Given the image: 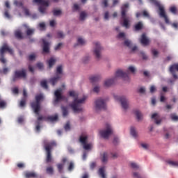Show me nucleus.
<instances>
[{"label": "nucleus", "instance_id": "a18cd8bd", "mask_svg": "<svg viewBox=\"0 0 178 178\" xmlns=\"http://www.w3.org/2000/svg\"><path fill=\"white\" fill-rule=\"evenodd\" d=\"M83 145V148L87 151L88 149H91V144L90 143H85Z\"/></svg>", "mask_w": 178, "mask_h": 178}, {"label": "nucleus", "instance_id": "603ef678", "mask_svg": "<svg viewBox=\"0 0 178 178\" xmlns=\"http://www.w3.org/2000/svg\"><path fill=\"white\" fill-rule=\"evenodd\" d=\"M36 66L40 69V70H42V69H44V64H42V63H38L36 64Z\"/></svg>", "mask_w": 178, "mask_h": 178}, {"label": "nucleus", "instance_id": "20e7f679", "mask_svg": "<svg viewBox=\"0 0 178 178\" xmlns=\"http://www.w3.org/2000/svg\"><path fill=\"white\" fill-rule=\"evenodd\" d=\"M35 101L31 103V106L35 115L38 116L41 112V101L44 99V96L41 94L37 95L35 97Z\"/></svg>", "mask_w": 178, "mask_h": 178}, {"label": "nucleus", "instance_id": "473e14b6", "mask_svg": "<svg viewBox=\"0 0 178 178\" xmlns=\"http://www.w3.org/2000/svg\"><path fill=\"white\" fill-rule=\"evenodd\" d=\"M88 138L86 136H81L79 138V141L80 143H81L82 145H84L87 143Z\"/></svg>", "mask_w": 178, "mask_h": 178}, {"label": "nucleus", "instance_id": "2eb2a0df", "mask_svg": "<svg viewBox=\"0 0 178 178\" xmlns=\"http://www.w3.org/2000/svg\"><path fill=\"white\" fill-rule=\"evenodd\" d=\"M43 43V54H49V42H47L45 39H42Z\"/></svg>", "mask_w": 178, "mask_h": 178}, {"label": "nucleus", "instance_id": "4d7b16f0", "mask_svg": "<svg viewBox=\"0 0 178 178\" xmlns=\"http://www.w3.org/2000/svg\"><path fill=\"white\" fill-rule=\"evenodd\" d=\"M128 70H129L131 73H135L136 68H134L133 66H129Z\"/></svg>", "mask_w": 178, "mask_h": 178}, {"label": "nucleus", "instance_id": "39448f33", "mask_svg": "<svg viewBox=\"0 0 178 178\" xmlns=\"http://www.w3.org/2000/svg\"><path fill=\"white\" fill-rule=\"evenodd\" d=\"M27 77V71L25 69L15 70L13 75L12 81L15 83L18 79H26Z\"/></svg>", "mask_w": 178, "mask_h": 178}, {"label": "nucleus", "instance_id": "7c9ffc66", "mask_svg": "<svg viewBox=\"0 0 178 178\" xmlns=\"http://www.w3.org/2000/svg\"><path fill=\"white\" fill-rule=\"evenodd\" d=\"M130 133L131 135L133 136L134 138H137L138 135L137 134V131H136V129L134 127H131Z\"/></svg>", "mask_w": 178, "mask_h": 178}, {"label": "nucleus", "instance_id": "6e6d98bb", "mask_svg": "<svg viewBox=\"0 0 178 178\" xmlns=\"http://www.w3.org/2000/svg\"><path fill=\"white\" fill-rule=\"evenodd\" d=\"M143 15L144 16V17H147V19H149V14L146 10H144L143 12Z\"/></svg>", "mask_w": 178, "mask_h": 178}, {"label": "nucleus", "instance_id": "9b49d317", "mask_svg": "<svg viewBox=\"0 0 178 178\" xmlns=\"http://www.w3.org/2000/svg\"><path fill=\"white\" fill-rule=\"evenodd\" d=\"M95 47L94 50V55L95 56L97 59H101V52L102 51V47H101V44L99 42H96L95 43Z\"/></svg>", "mask_w": 178, "mask_h": 178}, {"label": "nucleus", "instance_id": "f704fd0d", "mask_svg": "<svg viewBox=\"0 0 178 178\" xmlns=\"http://www.w3.org/2000/svg\"><path fill=\"white\" fill-rule=\"evenodd\" d=\"M63 166H64V165L62 163L57 164V169H58V172L63 173Z\"/></svg>", "mask_w": 178, "mask_h": 178}, {"label": "nucleus", "instance_id": "c756f323", "mask_svg": "<svg viewBox=\"0 0 178 178\" xmlns=\"http://www.w3.org/2000/svg\"><path fill=\"white\" fill-rule=\"evenodd\" d=\"M61 109H62V111H63V116L64 118H66V116H67V115H69V111H67V107L62 106Z\"/></svg>", "mask_w": 178, "mask_h": 178}, {"label": "nucleus", "instance_id": "9d476101", "mask_svg": "<svg viewBox=\"0 0 178 178\" xmlns=\"http://www.w3.org/2000/svg\"><path fill=\"white\" fill-rule=\"evenodd\" d=\"M115 77H121L126 81H129L130 78L129 77V72H124L122 70H118L115 72Z\"/></svg>", "mask_w": 178, "mask_h": 178}, {"label": "nucleus", "instance_id": "4c0bfd02", "mask_svg": "<svg viewBox=\"0 0 178 178\" xmlns=\"http://www.w3.org/2000/svg\"><path fill=\"white\" fill-rule=\"evenodd\" d=\"M86 17H87V13L86 12H81L80 13L79 19L83 21L86 19Z\"/></svg>", "mask_w": 178, "mask_h": 178}, {"label": "nucleus", "instance_id": "b1692460", "mask_svg": "<svg viewBox=\"0 0 178 178\" xmlns=\"http://www.w3.org/2000/svg\"><path fill=\"white\" fill-rule=\"evenodd\" d=\"M113 83H115L114 79H107L104 81V86L105 87H111Z\"/></svg>", "mask_w": 178, "mask_h": 178}, {"label": "nucleus", "instance_id": "a211bd4d", "mask_svg": "<svg viewBox=\"0 0 178 178\" xmlns=\"http://www.w3.org/2000/svg\"><path fill=\"white\" fill-rule=\"evenodd\" d=\"M100 159L103 163H106L108 162V152H104L100 155Z\"/></svg>", "mask_w": 178, "mask_h": 178}, {"label": "nucleus", "instance_id": "a19ab883", "mask_svg": "<svg viewBox=\"0 0 178 178\" xmlns=\"http://www.w3.org/2000/svg\"><path fill=\"white\" fill-rule=\"evenodd\" d=\"M170 118L175 122H178V116L175 113L170 114Z\"/></svg>", "mask_w": 178, "mask_h": 178}, {"label": "nucleus", "instance_id": "393cba45", "mask_svg": "<svg viewBox=\"0 0 178 178\" xmlns=\"http://www.w3.org/2000/svg\"><path fill=\"white\" fill-rule=\"evenodd\" d=\"M47 63L49 65V67L51 68L55 63H56V59L54 58H51L49 60H47Z\"/></svg>", "mask_w": 178, "mask_h": 178}, {"label": "nucleus", "instance_id": "69168bd1", "mask_svg": "<svg viewBox=\"0 0 178 178\" xmlns=\"http://www.w3.org/2000/svg\"><path fill=\"white\" fill-rule=\"evenodd\" d=\"M60 47H62V43H58L54 48L55 51L60 49Z\"/></svg>", "mask_w": 178, "mask_h": 178}, {"label": "nucleus", "instance_id": "f3484780", "mask_svg": "<svg viewBox=\"0 0 178 178\" xmlns=\"http://www.w3.org/2000/svg\"><path fill=\"white\" fill-rule=\"evenodd\" d=\"M24 176L26 178H38V175L34 172H26Z\"/></svg>", "mask_w": 178, "mask_h": 178}, {"label": "nucleus", "instance_id": "0e129e2a", "mask_svg": "<svg viewBox=\"0 0 178 178\" xmlns=\"http://www.w3.org/2000/svg\"><path fill=\"white\" fill-rule=\"evenodd\" d=\"M138 92L140 94H145V88H140L139 90H138Z\"/></svg>", "mask_w": 178, "mask_h": 178}, {"label": "nucleus", "instance_id": "bb28decb", "mask_svg": "<svg viewBox=\"0 0 178 178\" xmlns=\"http://www.w3.org/2000/svg\"><path fill=\"white\" fill-rule=\"evenodd\" d=\"M134 113H135V115L137 118V120L138 121L143 120V114L141 113V112H140V111L136 110V111H135Z\"/></svg>", "mask_w": 178, "mask_h": 178}, {"label": "nucleus", "instance_id": "0eeeda50", "mask_svg": "<svg viewBox=\"0 0 178 178\" xmlns=\"http://www.w3.org/2000/svg\"><path fill=\"white\" fill-rule=\"evenodd\" d=\"M101 136L103 138H108L109 136L113 133V131L112 130V127L108 123L106 124V129L102 130L99 131Z\"/></svg>", "mask_w": 178, "mask_h": 178}, {"label": "nucleus", "instance_id": "09e8293b", "mask_svg": "<svg viewBox=\"0 0 178 178\" xmlns=\"http://www.w3.org/2000/svg\"><path fill=\"white\" fill-rule=\"evenodd\" d=\"M0 108H1L2 109L6 108V102H5L4 100H1L0 102Z\"/></svg>", "mask_w": 178, "mask_h": 178}, {"label": "nucleus", "instance_id": "c9c22d12", "mask_svg": "<svg viewBox=\"0 0 178 178\" xmlns=\"http://www.w3.org/2000/svg\"><path fill=\"white\" fill-rule=\"evenodd\" d=\"M27 101V99H26V97H23L19 103V106H21V108H23L24 106H26V102Z\"/></svg>", "mask_w": 178, "mask_h": 178}, {"label": "nucleus", "instance_id": "37998d69", "mask_svg": "<svg viewBox=\"0 0 178 178\" xmlns=\"http://www.w3.org/2000/svg\"><path fill=\"white\" fill-rule=\"evenodd\" d=\"M53 15L54 16H60V15H62V11L60 10H54Z\"/></svg>", "mask_w": 178, "mask_h": 178}, {"label": "nucleus", "instance_id": "ea45409f", "mask_svg": "<svg viewBox=\"0 0 178 178\" xmlns=\"http://www.w3.org/2000/svg\"><path fill=\"white\" fill-rule=\"evenodd\" d=\"M77 42L79 45H84V44H86V40H84V39L81 38H79L77 40Z\"/></svg>", "mask_w": 178, "mask_h": 178}, {"label": "nucleus", "instance_id": "f257e3e1", "mask_svg": "<svg viewBox=\"0 0 178 178\" xmlns=\"http://www.w3.org/2000/svg\"><path fill=\"white\" fill-rule=\"evenodd\" d=\"M70 97L74 98V101L70 104V106L74 111V113H79L83 112V108L81 107V104H84L87 97L83 96V98L79 99V93L74 90H70L68 92Z\"/></svg>", "mask_w": 178, "mask_h": 178}, {"label": "nucleus", "instance_id": "6e6552de", "mask_svg": "<svg viewBox=\"0 0 178 178\" xmlns=\"http://www.w3.org/2000/svg\"><path fill=\"white\" fill-rule=\"evenodd\" d=\"M114 98L116 101L121 102V105L124 109L129 108V100L124 96H114Z\"/></svg>", "mask_w": 178, "mask_h": 178}, {"label": "nucleus", "instance_id": "a878e982", "mask_svg": "<svg viewBox=\"0 0 178 178\" xmlns=\"http://www.w3.org/2000/svg\"><path fill=\"white\" fill-rule=\"evenodd\" d=\"M46 173L52 176L54 175V167L49 165L46 168Z\"/></svg>", "mask_w": 178, "mask_h": 178}, {"label": "nucleus", "instance_id": "dca6fc26", "mask_svg": "<svg viewBox=\"0 0 178 178\" xmlns=\"http://www.w3.org/2000/svg\"><path fill=\"white\" fill-rule=\"evenodd\" d=\"M151 118L152 119H154V123H156V124H161L162 120H161V117L159 115H158V113H154Z\"/></svg>", "mask_w": 178, "mask_h": 178}, {"label": "nucleus", "instance_id": "e2e57ef3", "mask_svg": "<svg viewBox=\"0 0 178 178\" xmlns=\"http://www.w3.org/2000/svg\"><path fill=\"white\" fill-rule=\"evenodd\" d=\"M18 123H23L24 122V118L23 117H19L17 119Z\"/></svg>", "mask_w": 178, "mask_h": 178}, {"label": "nucleus", "instance_id": "412c9836", "mask_svg": "<svg viewBox=\"0 0 178 178\" xmlns=\"http://www.w3.org/2000/svg\"><path fill=\"white\" fill-rule=\"evenodd\" d=\"M60 79V76L59 75H56V76H54L49 79V83H51V86H55L58 81H59V79Z\"/></svg>", "mask_w": 178, "mask_h": 178}, {"label": "nucleus", "instance_id": "864d4df0", "mask_svg": "<svg viewBox=\"0 0 178 178\" xmlns=\"http://www.w3.org/2000/svg\"><path fill=\"white\" fill-rule=\"evenodd\" d=\"M152 54L153 56L156 57V56H158V54H159V52H158V51L156 49H153L152 50Z\"/></svg>", "mask_w": 178, "mask_h": 178}, {"label": "nucleus", "instance_id": "cd10ccee", "mask_svg": "<svg viewBox=\"0 0 178 178\" xmlns=\"http://www.w3.org/2000/svg\"><path fill=\"white\" fill-rule=\"evenodd\" d=\"M15 35L17 38V40H23V35L22 34V31H15Z\"/></svg>", "mask_w": 178, "mask_h": 178}, {"label": "nucleus", "instance_id": "4be33fe9", "mask_svg": "<svg viewBox=\"0 0 178 178\" xmlns=\"http://www.w3.org/2000/svg\"><path fill=\"white\" fill-rule=\"evenodd\" d=\"M98 175L101 176L102 178H106V175H105V166L99 169Z\"/></svg>", "mask_w": 178, "mask_h": 178}, {"label": "nucleus", "instance_id": "e433bc0d", "mask_svg": "<svg viewBox=\"0 0 178 178\" xmlns=\"http://www.w3.org/2000/svg\"><path fill=\"white\" fill-rule=\"evenodd\" d=\"M35 31V29L28 28L26 30V35H33V34H34Z\"/></svg>", "mask_w": 178, "mask_h": 178}, {"label": "nucleus", "instance_id": "6ab92c4d", "mask_svg": "<svg viewBox=\"0 0 178 178\" xmlns=\"http://www.w3.org/2000/svg\"><path fill=\"white\" fill-rule=\"evenodd\" d=\"M44 120L46 122H56L58 120V115L44 117Z\"/></svg>", "mask_w": 178, "mask_h": 178}, {"label": "nucleus", "instance_id": "338daca9", "mask_svg": "<svg viewBox=\"0 0 178 178\" xmlns=\"http://www.w3.org/2000/svg\"><path fill=\"white\" fill-rule=\"evenodd\" d=\"M102 3V5L104 6V8H107V6H108V0H103Z\"/></svg>", "mask_w": 178, "mask_h": 178}, {"label": "nucleus", "instance_id": "052dcab7", "mask_svg": "<svg viewBox=\"0 0 178 178\" xmlns=\"http://www.w3.org/2000/svg\"><path fill=\"white\" fill-rule=\"evenodd\" d=\"M156 90V88H155V86H152L150 87V92H151L152 94L154 93V92H155Z\"/></svg>", "mask_w": 178, "mask_h": 178}, {"label": "nucleus", "instance_id": "c85d7f7f", "mask_svg": "<svg viewBox=\"0 0 178 178\" xmlns=\"http://www.w3.org/2000/svg\"><path fill=\"white\" fill-rule=\"evenodd\" d=\"M101 79V76L97 75V76H93L90 78V80L91 83H97V81H99V80Z\"/></svg>", "mask_w": 178, "mask_h": 178}, {"label": "nucleus", "instance_id": "423d86ee", "mask_svg": "<svg viewBox=\"0 0 178 178\" xmlns=\"http://www.w3.org/2000/svg\"><path fill=\"white\" fill-rule=\"evenodd\" d=\"M33 3L41 5L39 7V12L42 14L45 13V10L47 8L44 6H49V1L45 0H33Z\"/></svg>", "mask_w": 178, "mask_h": 178}, {"label": "nucleus", "instance_id": "c03bdc74", "mask_svg": "<svg viewBox=\"0 0 178 178\" xmlns=\"http://www.w3.org/2000/svg\"><path fill=\"white\" fill-rule=\"evenodd\" d=\"M170 11L171 12V13H173L174 15H176L177 12V8H176V6H172L170 8Z\"/></svg>", "mask_w": 178, "mask_h": 178}, {"label": "nucleus", "instance_id": "bf43d9fd", "mask_svg": "<svg viewBox=\"0 0 178 178\" xmlns=\"http://www.w3.org/2000/svg\"><path fill=\"white\" fill-rule=\"evenodd\" d=\"M8 70H9L8 68L5 67L3 69V71H2V70H0V73H3L4 74H6V73H8Z\"/></svg>", "mask_w": 178, "mask_h": 178}, {"label": "nucleus", "instance_id": "2f4dec72", "mask_svg": "<svg viewBox=\"0 0 178 178\" xmlns=\"http://www.w3.org/2000/svg\"><path fill=\"white\" fill-rule=\"evenodd\" d=\"M40 86L44 90H48V83L46 80L41 81Z\"/></svg>", "mask_w": 178, "mask_h": 178}, {"label": "nucleus", "instance_id": "774afa93", "mask_svg": "<svg viewBox=\"0 0 178 178\" xmlns=\"http://www.w3.org/2000/svg\"><path fill=\"white\" fill-rule=\"evenodd\" d=\"M134 177L141 178V176H140V175L137 172H134Z\"/></svg>", "mask_w": 178, "mask_h": 178}, {"label": "nucleus", "instance_id": "1a4fd4ad", "mask_svg": "<svg viewBox=\"0 0 178 178\" xmlns=\"http://www.w3.org/2000/svg\"><path fill=\"white\" fill-rule=\"evenodd\" d=\"M96 111H101L102 109H106V104L105 100L103 99H97L95 102Z\"/></svg>", "mask_w": 178, "mask_h": 178}, {"label": "nucleus", "instance_id": "72a5a7b5", "mask_svg": "<svg viewBox=\"0 0 178 178\" xmlns=\"http://www.w3.org/2000/svg\"><path fill=\"white\" fill-rule=\"evenodd\" d=\"M166 162L170 166H175V167L178 166V162L177 161H171V160H168Z\"/></svg>", "mask_w": 178, "mask_h": 178}, {"label": "nucleus", "instance_id": "5fc2aeb1", "mask_svg": "<svg viewBox=\"0 0 178 178\" xmlns=\"http://www.w3.org/2000/svg\"><path fill=\"white\" fill-rule=\"evenodd\" d=\"M29 60H34L35 59V54H31L28 57Z\"/></svg>", "mask_w": 178, "mask_h": 178}, {"label": "nucleus", "instance_id": "de8ad7c7", "mask_svg": "<svg viewBox=\"0 0 178 178\" xmlns=\"http://www.w3.org/2000/svg\"><path fill=\"white\" fill-rule=\"evenodd\" d=\"M74 169V163L73 162H70L68 166V170L72 172Z\"/></svg>", "mask_w": 178, "mask_h": 178}, {"label": "nucleus", "instance_id": "aec40b11", "mask_svg": "<svg viewBox=\"0 0 178 178\" xmlns=\"http://www.w3.org/2000/svg\"><path fill=\"white\" fill-rule=\"evenodd\" d=\"M143 29H144V24H143L141 21L134 25L135 31H140V30H143Z\"/></svg>", "mask_w": 178, "mask_h": 178}, {"label": "nucleus", "instance_id": "79ce46f5", "mask_svg": "<svg viewBox=\"0 0 178 178\" xmlns=\"http://www.w3.org/2000/svg\"><path fill=\"white\" fill-rule=\"evenodd\" d=\"M124 45L128 47V48H131V41L127 40L124 42Z\"/></svg>", "mask_w": 178, "mask_h": 178}, {"label": "nucleus", "instance_id": "13d9d810", "mask_svg": "<svg viewBox=\"0 0 178 178\" xmlns=\"http://www.w3.org/2000/svg\"><path fill=\"white\" fill-rule=\"evenodd\" d=\"M131 167L133 169H138V165L136 163H131Z\"/></svg>", "mask_w": 178, "mask_h": 178}, {"label": "nucleus", "instance_id": "680f3d73", "mask_svg": "<svg viewBox=\"0 0 178 178\" xmlns=\"http://www.w3.org/2000/svg\"><path fill=\"white\" fill-rule=\"evenodd\" d=\"M65 130L67 131V130H70V123L67 122L65 126Z\"/></svg>", "mask_w": 178, "mask_h": 178}, {"label": "nucleus", "instance_id": "58836bf2", "mask_svg": "<svg viewBox=\"0 0 178 178\" xmlns=\"http://www.w3.org/2000/svg\"><path fill=\"white\" fill-rule=\"evenodd\" d=\"M151 3L153 5H155L156 8H158L160 5L161 3L158 0H149Z\"/></svg>", "mask_w": 178, "mask_h": 178}, {"label": "nucleus", "instance_id": "5701e85b", "mask_svg": "<svg viewBox=\"0 0 178 178\" xmlns=\"http://www.w3.org/2000/svg\"><path fill=\"white\" fill-rule=\"evenodd\" d=\"M159 15L161 17H165L166 16V13L165 12V8L163 7L162 5H160L159 7Z\"/></svg>", "mask_w": 178, "mask_h": 178}, {"label": "nucleus", "instance_id": "7ed1b4c3", "mask_svg": "<svg viewBox=\"0 0 178 178\" xmlns=\"http://www.w3.org/2000/svg\"><path fill=\"white\" fill-rule=\"evenodd\" d=\"M129 3H126L121 6V19L122 20V23L121 25L122 27H125V29H129L130 27L129 17H127V12H129Z\"/></svg>", "mask_w": 178, "mask_h": 178}, {"label": "nucleus", "instance_id": "f03ea898", "mask_svg": "<svg viewBox=\"0 0 178 178\" xmlns=\"http://www.w3.org/2000/svg\"><path fill=\"white\" fill-rule=\"evenodd\" d=\"M57 144L55 140L51 141H44V148L46 151V162L49 163L52 162V149L54 147H56Z\"/></svg>", "mask_w": 178, "mask_h": 178}, {"label": "nucleus", "instance_id": "8fccbe9b", "mask_svg": "<svg viewBox=\"0 0 178 178\" xmlns=\"http://www.w3.org/2000/svg\"><path fill=\"white\" fill-rule=\"evenodd\" d=\"M14 5H15V6L22 7V6H23V3L22 1H19L17 0H15Z\"/></svg>", "mask_w": 178, "mask_h": 178}, {"label": "nucleus", "instance_id": "4468645a", "mask_svg": "<svg viewBox=\"0 0 178 178\" xmlns=\"http://www.w3.org/2000/svg\"><path fill=\"white\" fill-rule=\"evenodd\" d=\"M140 41L142 45L147 46L149 44V39H148L145 33L142 34Z\"/></svg>", "mask_w": 178, "mask_h": 178}, {"label": "nucleus", "instance_id": "f8f14e48", "mask_svg": "<svg viewBox=\"0 0 178 178\" xmlns=\"http://www.w3.org/2000/svg\"><path fill=\"white\" fill-rule=\"evenodd\" d=\"M6 51L8 52V54H10V55H13V49H10L9 46H8V44L4 43L0 49V56H3Z\"/></svg>", "mask_w": 178, "mask_h": 178}, {"label": "nucleus", "instance_id": "ddd939ff", "mask_svg": "<svg viewBox=\"0 0 178 178\" xmlns=\"http://www.w3.org/2000/svg\"><path fill=\"white\" fill-rule=\"evenodd\" d=\"M54 95L56 97V99L54 100L55 104H58L59 101L61 99H65V97L63 95H62V88L58 89L55 91Z\"/></svg>", "mask_w": 178, "mask_h": 178}, {"label": "nucleus", "instance_id": "49530a36", "mask_svg": "<svg viewBox=\"0 0 178 178\" xmlns=\"http://www.w3.org/2000/svg\"><path fill=\"white\" fill-rule=\"evenodd\" d=\"M56 73L57 76H59L58 74H62V65H59L57 67Z\"/></svg>", "mask_w": 178, "mask_h": 178}, {"label": "nucleus", "instance_id": "3c124183", "mask_svg": "<svg viewBox=\"0 0 178 178\" xmlns=\"http://www.w3.org/2000/svg\"><path fill=\"white\" fill-rule=\"evenodd\" d=\"M64 37H65V35L63 34V32L62 31L57 32V38H63Z\"/></svg>", "mask_w": 178, "mask_h": 178}]
</instances>
